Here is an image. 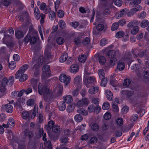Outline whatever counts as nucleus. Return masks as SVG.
<instances>
[{"label": "nucleus", "instance_id": "79ce46f5", "mask_svg": "<svg viewBox=\"0 0 149 149\" xmlns=\"http://www.w3.org/2000/svg\"><path fill=\"white\" fill-rule=\"evenodd\" d=\"M66 108L65 104V102H62L61 104L59 106V110L61 111H64Z\"/></svg>", "mask_w": 149, "mask_h": 149}, {"label": "nucleus", "instance_id": "a18cd8bd", "mask_svg": "<svg viewBox=\"0 0 149 149\" xmlns=\"http://www.w3.org/2000/svg\"><path fill=\"white\" fill-rule=\"evenodd\" d=\"M86 60V57L85 55H81L79 57V61L81 63H84Z\"/></svg>", "mask_w": 149, "mask_h": 149}, {"label": "nucleus", "instance_id": "ddd939ff", "mask_svg": "<svg viewBox=\"0 0 149 149\" xmlns=\"http://www.w3.org/2000/svg\"><path fill=\"white\" fill-rule=\"evenodd\" d=\"M27 34L31 36H38L37 31L32 27L30 28Z\"/></svg>", "mask_w": 149, "mask_h": 149}, {"label": "nucleus", "instance_id": "58836bf2", "mask_svg": "<svg viewBox=\"0 0 149 149\" xmlns=\"http://www.w3.org/2000/svg\"><path fill=\"white\" fill-rule=\"evenodd\" d=\"M8 124L10 127H13L15 125V121L12 118H10L8 121Z\"/></svg>", "mask_w": 149, "mask_h": 149}, {"label": "nucleus", "instance_id": "e2e57ef3", "mask_svg": "<svg viewBox=\"0 0 149 149\" xmlns=\"http://www.w3.org/2000/svg\"><path fill=\"white\" fill-rule=\"evenodd\" d=\"M57 13L58 17L60 18H61L64 16V12L62 10H58Z\"/></svg>", "mask_w": 149, "mask_h": 149}, {"label": "nucleus", "instance_id": "3c124183", "mask_svg": "<svg viewBox=\"0 0 149 149\" xmlns=\"http://www.w3.org/2000/svg\"><path fill=\"white\" fill-rule=\"evenodd\" d=\"M59 26L62 29H64L65 27L66 24L65 22L63 20H60L58 22Z\"/></svg>", "mask_w": 149, "mask_h": 149}, {"label": "nucleus", "instance_id": "de8ad7c7", "mask_svg": "<svg viewBox=\"0 0 149 149\" xmlns=\"http://www.w3.org/2000/svg\"><path fill=\"white\" fill-rule=\"evenodd\" d=\"M48 13H49V19L51 20L54 19L56 16L55 12L53 11H50Z\"/></svg>", "mask_w": 149, "mask_h": 149}, {"label": "nucleus", "instance_id": "0e129e2a", "mask_svg": "<svg viewBox=\"0 0 149 149\" xmlns=\"http://www.w3.org/2000/svg\"><path fill=\"white\" fill-rule=\"evenodd\" d=\"M45 146L47 149H50L52 148V145L50 141L49 140L46 142Z\"/></svg>", "mask_w": 149, "mask_h": 149}, {"label": "nucleus", "instance_id": "393cba45", "mask_svg": "<svg viewBox=\"0 0 149 149\" xmlns=\"http://www.w3.org/2000/svg\"><path fill=\"white\" fill-rule=\"evenodd\" d=\"M139 30V28L137 25L134 26L131 31L132 35H135L136 34Z\"/></svg>", "mask_w": 149, "mask_h": 149}, {"label": "nucleus", "instance_id": "a211bd4d", "mask_svg": "<svg viewBox=\"0 0 149 149\" xmlns=\"http://www.w3.org/2000/svg\"><path fill=\"white\" fill-rule=\"evenodd\" d=\"M92 130L96 132L98 131L99 129V126L98 124L96 123H92L90 125Z\"/></svg>", "mask_w": 149, "mask_h": 149}, {"label": "nucleus", "instance_id": "aec40b11", "mask_svg": "<svg viewBox=\"0 0 149 149\" xmlns=\"http://www.w3.org/2000/svg\"><path fill=\"white\" fill-rule=\"evenodd\" d=\"M68 58V54L66 53H64L59 58L60 62L63 63Z\"/></svg>", "mask_w": 149, "mask_h": 149}, {"label": "nucleus", "instance_id": "9d476101", "mask_svg": "<svg viewBox=\"0 0 149 149\" xmlns=\"http://www.w3.org/2000/svg\"><path fill=\"white\" fill-rule=\"evenodd\" d=\"M39 8L41 10L43 11L44 13L45 14L48 13L51 10V8L50 6H47L45 3H41Z\"/></svg>", "mask_w": 149, "mask_h": 149}, {"label": "nucleus", "instance_id": "6ab92c4d", "mask_svg": "<svg viewBox=\"0 0 149 149\" xmlns=\"http://www.w3.org/2000/svg\"><path fill=\"white\" fill-rule=\"evenodd\" d=\"M132 57L131 54L130 52H128L127 54H126L124 57L125 60L130 62V64L132 61Z\"/></svg>", "mask_w": 149, "mask_h": 149}, {"label": "nucleus", "instance_id": "cd10ccee", "mask_svg": "<svg viewBox=\"0 0 149 149\" xmlns=\"http://www.w3.org/2000/svg\"><path fill=\"white\" fill-rule=\"evenodd\" d=\"M64 101L67 103H71L73 101L72 96L70 95L66 96L64 97Z\"/></svg>", "mask_w": 149, "mask_h": 149}, {"label": "nucleus", "instance_id": "412c9836", "mask_svg": "<svg viewBox=\"0 0 149 149\" xmlns=\"http://www.w3.org/2000/svg\"><path fill=\"white\" fill-rule=\"evenodd\" d=\"M77 112L78 113L82 114L83 116H87L88 114L87 111L82 108L78 109L77 110Z\"/></svg>", "mask_w": 149, "mask_h": 149}, {"label": "nucleus", "instance_id": "6e6d98bb", "mask_svg": "<svg viewBox=\"0 0 149 149\" xmlns=\"http://www.w3.org/2000/svg\"><path fill=\"white\" fill-rule=\"evenodd\" d=\"M127 9H124L121 10L118 15L120 17H122L125 15L127 13Z\"/></svg>", "mask_w": 149, "mask_h": 149}, {"label": "nucleus", "instance_id": "c03bdc74", "mask_svg": "<svg viewBox=\"0 0 149 149\" xmlns=\"http://www.w3.org/2000/svg\"><path fill=\"white\" fill-rule=\"evenodd\" d=\"M8 138L12 142L16 143L17 142L16 137L14 136L12 133L9 134Z\"/></svg>", "mask_w": 149, "mask_h": 149}, {"label": "nucleus", "instance_id": "c9c22d12", "mask_svg": "<svg viewBox=\"0 0 149 149\" xmlns=\"http://www.w3.org/2000/svg\"><path fill=\"white\" fill-rule=\"evenodd\" d=\"M64 42V38L61 37H58L56 39V42L59 45H62Z\"/></svg>", "mask_w": 149, "mask_h": 149}, {"label": "nucleus", "instance_id": "6e6552de", "mask_svg": "<svg viewBox=\"0 0 149 149\" xmlns=\"http://www.w3.org/2000/svg\"><path fill=\"white\" fill-rule=\"evenodd\" d=\"M50 66L49 65H44L42 68L43 73L42 74V77L46 78L49 76Z\"/></svg>", "mask_w": 149, "mask_h": 149}, {"label": "nucleus", "instance_id": "69168bd1", "mask_svg": "<svg viewBox=\"0 0 149 149\" xmlns=\"http://www.w3.org/2000/svg\"><path fill=\"white\" fill-rule=\"evenodd\" d=\"M111 117V115L109 112H107L104 116V118L106 120H109Z\"/></svg>", "mask_w": 149, "mask_h": 149}, {"label": "nucleus", "instance_id": "7c9ffc66", "mask_svg": "<svg viewBox=\"0 0 149 149\" xmlns=\"http://www.w3.org/2000/svg\"><path fill=\"white\" fill-rule=\"evenodd\" d=\"M53 132L56 133H60L61 131V128L58 125H56L52 128Z\"/></svg>", "mask_w": 149, "mask_h": 149}, {"label": "nucleus", "instance_id": "a19ab883", "mask_svg": "<svg viewBox=\"0 0 149 149\" xmlns=\"http://www.w3.org/2000/svg\"><path fill=\"white\" fill-rule=\"evenodd\" d=\"M75 106L72 104L69 105L67 108V111L68 113H70L74 109Z\"/></svg>", "mask_w": 149, "mask_h": 149}, {"label": "nucleus", "instance_id": "4be33fe9", "mask_svg": "<svg viewBox=\"0 0 149 149\" xmlns=\"http://www.w3.org/2000/svg\"><path fill=\"white\" fill-rule=\"evenodd\" d=\"M139 24V22L136 20H134L129 22L127 25V27L129 29L131 28L133 26L137 25Z\"/></svg>", "mask_w": 149, "mask_h": 149}, {"label": "nucleus", "instance_id": "09e8293b", "mask_svg": "<svg viewBox=\"0 0 149 149\" xmlns=\"http://www.w3.org/2000/svg\"><path fill=\"white\" fill-rule=\"evenodd\" d=\"M99 60L100 63L101 64H103L106 62V60L105 57L103 56H101L99 57Z\"/></svg>", "mask_w": 149, "mask_h": 149}, {"label": "nucleus", "instance_id": "603ef678", "mask_svg": "<svg viewBox=\"0 0 149 149\" xmlns=\"http://www.w3.org/2000/svg\"><path fill=\"white\" fill-rule=\"evenodd\" d=\"M109 106L110 105L108 102H105L103 104L102 108L104 110H107L109 108Z\"/></svg>", "mask_w": 149, "mask_h": 149}, {"label": "nucleus", "instance_id": "8fccbe9b", "mask_svg": "<svg viewBox=\"0 0 149 149\" xmlns=\"http://www.w3.org/2000/svg\"><path fill=\"white\" fill-rule=\"evenodd\" d=\"M125 33L123 31H120L117 32L116 34V37L117 38H120L123 37Z\"/></svg>", "mask_w": 149, "mask_h": 149}, {"label": "nucleus", "instance_id": "4468645a", "mask_svg": "<svg viewBox=\"0 0 149 149\" xmlns=\"http://www.w3.org/2000/svg\"><path fill=\"white\" fill-rule=\"evenodd\" d=\"M99 88V87L97 86H94L89 89L88 93L91 95L96 93L98 92Z\"/></svg>", "mask_w": 149, "mask_h": 149}, {"label": "nucleus", "instance_id": "39448f33", "mask_svg": "<svg viewBox=\"0 0 149 149\" xmlns=\"http://www.w3.org/2000/svg\"><path fill=\"white\" fill-rule=\"evenodd\" d=\"M8 80L6 77H4L2 80L1 84L0 85V91L2 92L4 94L6 93V86L7 85Z\"/></svg>", "mask_w": 149, "mask_h": 149}, {"label": "nucleus", "instance_id": "4d7b16f0", "mask_svg": "<svg viewBox=\"0 0 149 149\" xmlns=\"http://www.w3.org/2000/svg\"><path fill=\"white\" fill-rule=\"evenodd\" d=\"M95 106L93 104H91L88 106V110L89 112L91 113L93 111H94Z\"/></svg>", "mask_w": 149, "mask_h": 149}, {"label": "nucleus", "instance_id": "b1692460", "mask_svg": "<svg viewBox=\"0 0 149 149\" xmlns=\"http://www.w3.org/2000/svg\"><path fill=\"white\" fill-rule=\"evenodd\" d=\"M15 35L16 37L17 38L19 39L23 38L24 36V34L22 31L20 30H18L17 32H15Z\"/></svg>", "mask_w": 149, "mask_h": 149}, {"label": "nucleus", "instance_id": "423d86ee", "mask_svg": "<svg viewBox=\"0 0 149 149\" xmlns=\"http://www.w3.org/2000/svg\"><path fill=\"white\" fill-rule=\"evenodd\" d=\"M60 81L64 83L65 85L67 86L70 82V78L69 76H67L65 74H61L59 77Z\"/></svg>", "mask_w": 149, "mask_h": 149}, {"label": "nucleus", "instance_id": "7ed1b4c3", "mask_svg": "<svg viewBox=\"0 0 149 149\" xmlns=\"http://www.w3.org/2000/svg\"><path fill=\"white\" fill-rule=\"evenodd\" d=\"M38 39V36H31L27 34L24 38V40L27 43L30 42L31 45H33L37 42Z\"/></svg>", "mask_w": 149, "mask_h": 149}, {"label": "nucleus", "instance_id": "f3484780", "mask_svg": "<svg viewBox=\"0 0 149 149\" xmlns=\"http://www.w3.org/2000/svg\"><path fill=\"white\" fill-rule=\"evenodd\" d=\"M125 68L124 63L121 60L119 61L117 64V68L118 70L120 71L123 70Z\"/></svg>", "mask_w": 149, "mask_h": 149}, {"label": "nucleus", "instance_id": "1a4fd4ad", "mask_svg": "<svg viewBox=\"0 0 149 149\" xmlns=\"http://www.w3.org/2000/svg\"><path fill=\"white\" fill-rule=\"evenodd\" d=\"M89 103L88 99L84 97L82 99L79 100L77 102L76 106L78 107H81L84 105H87Z\"/></svg>", "mask_w": 149, "mask_h": 149}, {"label": "nucleus", "instance_id": "ea45409f", "mask_svg": "<svg viewBox=\"0 0 149 149\" xmlns=\"http://www.w3.org/2000/svg\"><path fill=\"white\" fill-rule=\"evenodd\" d=\"M131 83V81L130 79H125L123 83V85L125 87H127L129 86Z\"/></svg>", "mask_w": 149, "mask_h": 149}, {"label": "nucleus", "instance_id": "f8f14e48", "mask_svg": "<svg viewBox=\"0 0 149 149\" xmlns=\"http://www.w3.org/2000/svg\"><path fill=\"white\" fill-rule=\"evenodd\" d=\"M133 94L132 91H129L127 90H122L121 94L124 97H126L127 98H130Z\"/></svg>", "mask_w": 149, "mask_h": 149}, {"label": "nucleus", "instance_id": "5fc2aeb1", "mask_svg": "<svg viewBox=\"0 0 149 149\" xmlns=\"http://www.w3.org/2000/svg\"><path fill=\"white\" fill-rule=\"evenodd\" d=\"M119 24L118 22H115L111 26V30L114 31L116 30L118 28Z\"/></svg>", "mask_w": 149, "mask_h": 149}, {"label": "nucleus", "instance_id": "2eb2a0df", "mask_svg": "<svg viewBox=\"0 0 149 149\" xmlns=\"http://www.w3.org/2000/svg\"><path fill=\"white\" fill-rule=\"evenodd\" d=\"M79 70V66L77 65L73 64L70 67V70L72 73H76Z\"/></svg>", "mask_w": 149, "mask_h": 149}, {"label": "nucleus", "instance_id": "37998d69", "mask_svg": "<svg viewBox=\"0 0 149 149\" xmlns=\"http://www.w3.org/2000/svg\"><path fill=\"white\" fill-rule=\"evenodd\" d=\"M38 112V107L36 105L34 106V109L31 115L32 119H33L36 115V113Z\"/></svg>", "mask_w": 149, "mask_h": 149}, {"label": "nucleus", "instance_id": "f03ea898", "mask_svg": "<svg viewBox=\"0 0 149 149\" xmlns=\"http://www.w3.org/2000/svg\"><path fill=\"white\" fill-rule=\"evenodd\" d=\"M107 54L109 57L111 58L110 61V64L113 65L116 63L117 60V58L120 56L121 54L118 49L116 50H112L108 51Z\"/></svg>", "mask_w": 149, "mask_h": 149}, {"label": "nucleus", "instance_id": "c85d7f7f", "mask_svg": "<svg viewBox=\"0 0 149 149\" xmlns=\"http://www.w3.org/2000/svg\"><path fill=\"white\" fill-rule=\"evenodd\" d=\"M106 96L107 98L109 100H111L113 98V95L110 91L107 90L106 91Z\"/></svg>", "mask_w": 149, "mask_h": 149}, {"label": "nucleus", "instance_id": "680f3d73", "mask_svg": "<svg viewBox=\"0 0 149 149\" xmlns=\"http://www.w3.org/2000/svg\"><path fill=\"white\" fill-rule=\"evenodd\" d=\"M116 123L119 125H121L123 124V120L122 118H118L116 120Z\"/></svg>", "mask_w": 149, "mask_h": 149}, {"label": "nucleus", "instance_id": "4c0bfd02", "mask_svg": "<svg viewBox=\"0 0 149 149\" xmlns=\"http://www.w3.org/2000/svg\"><path fill=\"white\" fill-rule=\"evenodd\" d=\"M149 24V22L147 20L144 19L141 23V26L142 28H145Z\"/></svg>", "mask_w": 149, "mask_h": 149}, {"label": "nucleus", "instance_id": "20e7f679", "mask_svg": "<svg viewBox=\"0 0 149 149\" xmlns=\"http://www.w3.org/2000/svg\"><path fill=\"white\" fill-rule=\"evenodd\" d=\"M38 57L37 56H35L32 58V64H34L33 67V68L38 69L40 64L43 62V57L42 56L39 57L38 60Z\"/></svg>", "mask_w": 149, "mask_h": 149}, {"label": "nucleus", "instance_id": "052dcab7", "mask_svg": "<svg viewBox=\"0 0 149 149\" xmlns=\"http://www.w3.org/2000/svg\"><path fill=\"white\" fill-rule=\"evenodd\" d=\"M15 63L13 61H11L9 63V66L11 69H13L16 67Z\"/></svg>", "mask_w": 149, "mask_h": 149}, {"label": "nucleus", "instance_id": "774afa93", "mask_svg": "<svg viewBox=\"0 0 149 149\" xmlns=\"http://www.w3.org/2000/svg\"><path fill=\"white\" fill-rule=\"evenodd\" d=\"M122 0H115L114 2L115 4L118 6H121L122 4Z\"/></svg>", "mask_w": 149, "mask_h": 149}, {"label": "nucleus", "instance_id": "c756f323", "mask_svg": "<svg viewBox=\"0 0 149 149\" xmlns=\"http://www.w3.org/2000/svg\"><path fill=\"white\" fill-rule=\"evenodd\" d=\"M81 81V79L79 76H77L74 78V82L76 85L80 84Z\"/></svg>", "mask_w": 149, "mask_h": 149}, {"label": "nucleus", "instance_id": "e433bc0d", "mask_svg": "<svg viewBox=\"0 0 149 149\" xmlns=\"http://www.w3.org/2000/svg\"><path fill=\"white\" fill-rule=\"evenodd\" d=\"M34 14L35 17L37 20L40 18V17H38V15L40 14V11L38 8H35L34 9Z\"/></svg>", "mask_w": 149, "mask_h": 149}, {"label": "nucleus", "instance_id": "864d4df0", "mask_svg": "<svg viewBox=\"0 0 149 149\" xmlns=\"http://www.w3.org/2000/svg\"><path fill=\"white\" fill-rule=\"evenodd\" d=\"M34 104V100L32 99L28 100L26 103L27 105L28 106H33Z\"/></svg>", "mask_w": 149, "mask_h": 149}, {"label": "nucleus", "instance_id": "5701e85b", "mask_svg": "<svg viewBox=\"0 0 149 149\" xmlns=\"http://www.w3.org/2000/svg\"><path fill=\"white\" fill-rule=\"evenodd\" d=\"M56 89L57 90V96H61L62 94V91L63 90V86L60 85H59L57 86Z\"/></svg>", "mask_w": 149, "mask_h": 149}, {"label": "nucleus", "instance_id": "9b49d317", "mask_svg": "<svg viewBox=\"0 0 149 149\" xmlns=\"http://www.w3.org/2000/svg\"><path fill=\"white\" fill-rule=\"evenodd\" d=\"M95 80L94 77L93 76L89 77L87 78H84V84L87 87H89V84L93 83Z\"/></svg>", "mask_w": 149, "mask_h": 149}, {"label": "nucleus", "instance_id": "bb28decb", "mask_svg": "<svg viewBox=\"0 0 149 149\" xmlns=\"http://www.w3.org/2000/svg\"><path fill=\"white\" fill-rule=\"evenodd\" d=\"M132 53L133 54V56L134 58L136 57H143L144 55V52L143 51H140L138 54H136L133 52V50H132Z\"/></svg>", "mask_w": 149, "mask_h": 149}, {"label": "nucleus", "instance_id": "338daca9", "mask_svg": "<svg viewBox=\"0 0 149 149\" xmlns=\"http://www.w3.org/2000/svg\"><path fill=\"white\" fill-rule=\"evenodd\" d=\"M109 124L107 123H104L102 125V128L103 130H106L109 128Z\"/></svg>", "mask_w": 149, "mask_h": 149}, {"label": "nucleus", "instance_id": "f704fd0d", "mask_svg": "<svg viewBox=\"0 0 149 149\" xmlns=\"http://www.w3.org/2000/svg\"><path fill=\"white\" fill-rule=\"evenodd\" d=\"M98 74L100 79H103L105 77V73L103 69H100L98 70Z\"/></svg>", "mask_w": 149, "mask_h": 149}, {"label": "nucleus", "instance_id": "bf43d9fd", "mask_svg": "<svg viewBox=\"0 0 149 149\" xmlns=\"http://www.w3.org/2000/svg\"><path fill=\"white\" fill-rule=\"evenodd\" d=\"M54 122L52 120H51L49 121L47 124V126L48 127L49 129H52L53 127L54 126Z\"/></svg>", "mask_w": 149, "mask_h": 149}, {"label": "nucleus", "instance_id": "f257e3e1", "mask_svg": "<svg viewBox=\"0 0 149 149\" xmlns=\"http://www.w3.org/2000/svg\"><path fill=\"white\" fill-rule=\"evenodd\" d=\"M38 92L40 95H43L45 100L52 93V90L49 87L46 85H42L40 83L38 84Z\"/></svg>", "mask_w": 149, "mask_h": 149}, {"label": "nucleus", "instance_id": "dca6fc26", "mask_svg": "<svg viewBox=\"0 0 149 149\" xmlns=\"http://www.w3.org/2000/svg\"><path fill=\"white\" fill-rule=\"evenodd\" d=\"M4 107L6 111L9 113H11L13 111V108L12 105L10 104L5 105Z\"/></svg>", "mask_w": 149, "mask_h": 149}, {"label": "nucleus", "instance_id": "72a5a7b5", "mask_svg": "<svg viewBox=\"0 0 149 149\" xmlns=\"http://www.w3.org/2000/svg\"><path fill=\"white\" fill-rule=\"evenodd\" d=\"M22 116L23 119H26L29 117L30 114L27 111H23L22 113Z\"/></svg>", "mask_w": 149, "mask_h": 149}, {"label": "nucleus", "instance_id": "a878e982", "mask_svg": "<svg viewBox=\"0 0 149 149\" xmlns=\"http://www.w3.org/2000/svg\"><path fill=\"white\" fill-rule=\"evenodd\" d=\"M31 84L34 90H37V79L32 78L31 79Z\"/></svg>", "mask_w": 149, "mask_h": 149}, {"label": "nucleus", "instance_id": "13d9d810", "mask_svg": "<svg viewBox=\"0 0 149 149\" xmlns=\"http://www.w3.org/2000/svg\"><path fill=\"white\" fill-rule=\"evenodd\" d=\"M104 25L101 24H100L97 25L96 27L97 30L99 31H102L104 29Z\"/></svg>", "mask_w": 149, "mask_h": 149}, {"label": "nucleus", "instance_id": "49530a36", "mask_svg": "<svg viewBox=\"0 0 149 149\" xmlns=\"http://www.w3.org/2000/svg\"><path fill=\"white\" fill-rule=\"evenodd\" d=\"M101 80V81L100 84L101 86L105 87L107 83V81L108 79L104 77L103 79H100Z\"/></svg>", "mask_w": 149, "mask_h": 149}, {"label": "nucleus", "instance_id": "473e14b6", "mask_svg": "<svg viewBox=\"0 0 149 149\" xmlns=\"http://www.w3.org/2000/svg\"><path fill=\"white\" fill-rule=\"evenodd\" d=\"M29 68V65L28 64H25L23 65L18 71H20V72L23 73L24 72Z\"/></svg>", "mask_w": 149, "mask_h": 149}, {"label": "nucleus", "instance_id": "0eeeda50", "mask_svg": "<svg viewBox=\"0 0 149 149\" xmlns=\"http://www.w3.org/2000/svg\"><path fill=\"white\" fill-rule=\"evenodd\" d=\"M15 77L16 79L19 78V81L23 82L27 79L28 76L26 74L20 72V71H18L15 74Z\"/></svg>", "mask_w": 149, "mask_h": 149}, {"label": "nucleus", "instance_id": "2f4dec72", "mask_svg": "<svg viewBox=\"0 0 149 149\" xmlns=\"http://www.w3.org/2000/svg\"><path fill=\"white\" fill-rule=\"evenodd\" d=\"M74 119L76 122H80L82 120L83 117L80 114H77L74 117Z\"/></svg>", "mask_w": 149, "mask_h": 149}]
</instances>
